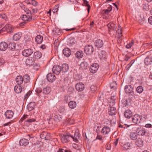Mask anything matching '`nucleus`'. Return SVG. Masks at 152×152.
<instances>
[{
  "mask_svg": "<svg viewBox=\"0 0 152 152\" xmlns=\"http://www.w3.org/2000/svg\"><path fill=\"white\" fill-rule=\"evenodd\" d=\"M76 134H74V136L71 135L69 133H66L65 134L61 135V140L63 143H67L70 140V139L73 140L74 141L77 142L78 140L77 139V136H75Z\"/></svg>",
  "mask_w": 152,
  "mask_h": 152,
  "instance_id": "obj_1",
  "label": "nucleus"
},
{
  "mask_svg": "<svg viewBox=\"0 0 152 152\" xmlns=\"http://www.w3.org/2000/svg\"><path fill=\"white\" fill-rule=\"evenodd\" d=\"M142 117L138 114H135L133 116L132 121L133 122L136 124L141 125L142 121Z\"/></svg>",
  "mask_w": 152,
  "mask_h": 152,
  "instance_id": "obj_2",
  "label": "nucleus"
},
{
  "mask_svg": "<svg viewBox=\"0 0 152 152\" xmlns=\"http://www.w3.org/2000/svg\"><path fill=\"white\" fill-rule=\"evenodd\" d=\"M136 132L139 135L145 136H149L150 134L147 130L144 128L140 127L137 128Z\"/></svg>",
  "mask_w": 152,
  "mask_h": 152,
  "instance_id": "obj_3",
  "label": "nucleus"
},
{
  "mask_svg": "<svg viewBox=\"0 0 152 152\" xmlns=\"http://www.w3.org/2000/svg\"><path fill=\"white\" fill-rule=\"evenodd\" d=\"M94 51V49L92 45H87L85 46L84 52L87 55H89L91 54Z\"/></svg>",
  "mask_w": 152,
  "mask_h": 152,
  "instance_id": "obj_4",
  "label": "nucleus"
},
{
  "mask_svg": "<svg viewBox=\"0 0 152 152\" xmlns=\"http://www.w3.org/2000/svg\"><path fill=\"white\" fill-rule=\"evenodd\" d=\"M33 50L31 48L25 49L22 52V55L25 57H28L31 56L33 53Z\"/></svg>",
  "mask_w": 152,
  "mask_h": 152,
  "instance_id": "obj_5",
  "label": "nucleus"
},
{
  "mask_svg": "<svg viewBox=\"0 0 152 152\" xmlns=\"http://www.w3.org/2000/svg\"><path fill=\"white\" fill-rule=\"evenodd\" d=\"M26 86L25 83L23 86H20L19 85H17L14 87V91L16 93H20L22 91V89L23 88L25 89Z\"/></svg>",
  "mask_w": 152,
  "mask_h": 152,
  "instance_id": "obj_6",
  "label": "nucleus"
},
{
  "mask_svg": "<svg viewBox=\"0 0 152 152\" xmlns=\"http://www.w3.org/2000/svg\"><path fill=\"white\" fill-rule=\"evenodd\" d=\"M53 73L56 75H59L61 71V66L58 65H54L52 69Z\"/></svg>",
  "mask_w": 152,
  "mask_h": 152,
  "instance_id": "obj_7",
  "label": "nucleus"
},
{
  "mask_svg": "<svg viewBox=\"0 0 152 152\" xmlns=\"http://www.w3.org/2000/svg\"><path fill=\"white\" fill-rule=\"evenodd\" d=\"M99 65L96 63H94L92 64L89 69L90 71L93 73H96L99 68Z\"/></svg>",
  "mask_w": 152,
  "mask_h": 152,
  "instance_id": "obj_8",
  "label": "nucleus"
},
{
  "mask_svg": "<svg viewBox=\"0 0 152 152\" xmlns=\"http://www.w3.org/2000/svg\"><path fill=\"white\" fill-rule=\"evenodd\" d=\"M14 28L10 24H6L2 28V30L3 31H6L7 32L11 33L14 30Z\"/></svg>",
  "mask_w": 152,
  "mask_h": 152,
  "instance_id": "obj_9",
  "label": "nucleus"
},
{
  "mask_svg": "<svg viewBox=\"0 0 152 152\" xmlns=\"http://www.w3.org/2000/svg\"><path fill=\"white\" fill-rule=\"evenodd\" d=\"M14 113L13 111L10 110H7L4 113V115L7 118L11 119L13 117Z\"/></svg>",
  "mask_w": 152,
  "mask_h": 152,
  "instance_id": "obj_10",
  "label": "nucleus"
},
{
  "mask_svg": "<svg viewBox=\"0 0 152 152\" xmlns=\"http://www.w3.org/2000/svg\"><path fill=\"white\" fill-rule=\"evenodd\" d=\"M94 45L97 48H100L103 46V42L100 39H98L96 40L94 42Z\"/></svg>",
  "mask_w": 152,
  "mask_h": 152,
  "instance_id": "obj_11",
  "label": "nucleus"
},
{
  "mask_svg": "<svg viewBox=\"0 0 152 152\" xmlns=\"http://www.w3.org/2000/svg\"><path fill=\"white\" fill-rule=\"evenodd\" d=\"M133 87L131 85H126L125 86L124 90L126 93H129L131 94V93H133Z\"/></svg>",
  "mask_w": 152,
  "mask_h": 152,
  "instance_id": "obj_12",
  "label": "nucleus"
},
{
  "mask_svg": "<svg viewBox=\"0 0 152 152\" xmlns=\"http://www.w3.org/2000/svg\"><path fill=\"white\" fill-rule=\"evenodd\" d=\"M75 88L78 91H81L84 89V85L82 83L76 84L75 85Z\"/></svg>",
  "mask_w": 152,
  "mask_h": 152,
  "instance_id": "obj_13",
  "label": "nucleus"
},
{
  "mask_svg": "<svg viewBox=\"0 0 152 152\" xmlns=\"http://www.w3.org/2000/svg\"><path fill=\"white\" fill-rule=\"evenodd\" d=\"M56 77L55 75L51 73H48L47 75V80L50 82H52L55 80Z\"/></svg>",
  "mask_w": 152,
  "mask_h": 152,
  "instance_id": "obj_14",
  "label": "nucleus"
},
{
  "mask_svg": "<svg viewBox=\"0 0 152 152\" xmlns=\"http://www.w3.org/2000/svg\"><path fill=\"white\" fill-rule=\"evenodd\" d=\"M144 63L146 66L151 65L152 64V57L151 56H147L144 59Z\"/></svg>",
  "mask_w": 152,
  "mask_h": 152,
  "instance_id": "obj_15",
  "label": "nucleus"
},
{
  "mask_svg": "<svg viewBox=\"0 0 152 152\" xmlns=\"http://www.w3.org/2000/svg\"><path fill=\"white\" fill-rule=\"evenodd\" d=\"M8 47V45L5 42H2L0 43V50L2 51H5Z\"/></svg>",
  "mask_w": 152,
  "mask_h": 152,
  "instance_id": "obj_16",
  "label": "nucleus"
},
{
  "mask_svg": "<svg viewBox=\"0 0 152 152\" xmlns=\"http://www.w3.org/2000/svg\"><path fill=\"white\" fill-rule=\"evenodd\" d=\"M21 18L22 20L24 21H31L34 19V18L32 17H30L29 16L28 17L26 15H23L21 17Z\"/></svg>",
  "mask_w": 152,
  "mask_h": 152,
  "instance_id": "obj_17",
  "label": "nucleus"
},
{
  "mask_svg": "<svg viewBox=\"0 0 152 152\" xmlns=\"http://www.w3.org/2000/svg\"><path fill=\"white\" fill-rule=\"evenodd\" d=\"M135 144L138 147H142L143 145V141L140 138H138L136 140Z\"/></svg>",
  "mask_w": 152,
  "mask_h": 152,
  "instance_id": "obj_18",
  "label": "nucleus"
},
{
  "mask_svg": "<svg viewBox=\"0 0 152 152\" xmlns=\"http://www.w3.org/2000/svg\"><path fill=\"white\" fill-rule=\"evenodd\" d=\"M63 52L64 55L67 57H69L71 54V51L68 48H64Z\"/></svg>",
  "mask_w": 152,
  "mask_h": 152,
  "instance_id": "obj_19",
  "label": "nucleus"
},
{
  "mask_svg": "<svg viewBox=\"0 0 152 152\" xmlns=\"http://www.w3.org/2000/svg\"><path fill=\"white\" fill-rule=\"evenodd\" d=\"M29 141L27 139L25 138L22 139L19 141V144L20 145L26 146L29 144Z\"/></svg>",
  "mask_w": 152,
  "mask_h": 152,
  "instance_id": "obj_20",
  "label": "nucleus"
},
{
  "mask_svg": "<svg viewBox=\"0 0 152 152\" xmlns=\"http://www.w3.org/2000/svg\"><path fill=\"white\" fill-rule=\"evenodd\" d=\"M26 63L28 65H33L34 63V59L32 57H29L26 60Z\"/></svg>",
  "mask_w": 152,
  "mask_h": 152,
  "instance_id": "obj_21",
  "label": "nucleus"
},
{
  "mask_svg": "<svg viewBox=\"0 0 152 152\" xmlns=\"http://www.w3.org/2000/svg\"><path fill=\"white\" fill-rule=\"evenodd\" d=\"M132 115V112L129 110H126L124 113V116L126 118H129L131 117Z\"/></svg>",
  "mask_w": 152,
  "mask_h": 152,
  "instance_id": "obj_22",
  "label": "nucleus"
},
{
  "mask_svg": "<svg viewBox=\"0 0 152 152\" xmlns=\"http://www.w3.org/2000/svg\"><path fill=\"white\" fill-rule=\"evenodd\" d=\"M15 81L18 85L21 84L23 82L22 76L21 75L18 76L15 79Z\"/></svg>",
  "mask_w": 152,
  "mask_h": 152,
  "instance_id": "obj_23",
  "label": "nucleus"
},
{
  "mask_svg": "<svg viewBox=\"0 0 152 152\" xmlns=\"http://www.w3.org/2000/svg\"><path fill=\"white\" fill-rule=\"evenodd\" d=\"M99 57L102 60H105L106 59V54L104 51H102L99 54Z\"/></svg>",
  "mask_w": 152,
  "mask_h": 152,
  "instance_id": "obj_24",
  "label": "nucleus"
},
{
  "mask_svg": "<svg viewBox=\"0 0 152 152\" xmlns=\"http://www.w3.org/2000/svg\"><path fill=\"white\" fill-rule=\"evenodd\" d=\"M42 56V53L41 52L36 51L34 53V58L37 59H39L41 58Z\"/></svg>",
  "mask_w": 152,
  "mask_h": 152,
  "instance_id": "obj_25",
  "label": "nucleus"
},
{
  "mask_svg": "<svg viewBox=\"0 0 152 152\" xmlns=\"http://www.w3.org/2000/svg\"><path fill=\"white\" fill-rule=\"evenodd\" d=\"M110 128L107 126H105L102 129L101 132L104 134H108L110 131Z\"/></svg>",
  "mask_w": 152,
  "mask_h": 152,
  "instance_id": "obj_26",
  "label": "nucleus"
},
{
  "mask_svg": "<svg viewBox=\"0 0 152 152\" xmlns=\"http://www.w3.org/2000/svg\"><path fill=\"white\" fill-rule=\"evenodd\" d=\"M35 106V103L34 102H32L28 104L27 105V108L29 111H31L34 109Z\"/></svg>",
  "mask_w": 152,
  "mask_h": 152,
  "instance_id": "obj_27",
  "label": "nucleus"
},
{
  "mask_svg": "<svg viewBox=\"0 0 152 152\" xmlns=\"http://www.w3.org/2000/svg\"><path fill=\"white\" fill-rule=\"evenodd\" d=\"M21 33H18L15 34L13 36V39L15 41L19 40L21 37Z\"/></svg>",
  "mask_w": 152,
  "mask_h": 152,
  "instance_id": "obj_28",
  "label": "nucleus"
},
{
  "mask_svg": "<svg viewBox=\"0 0 152 152\" xmlns=\"http://www.w3.org/2000/svg\"><path fill=\"white\" fill-rule=\"evenodd\" d=\"M137 135L136 132H132L130 134V137L133 140H136L137 139Z\"/></svg>",
  "mask_w": 152,
  "mask_h": 152,
  "instance_id": "obj_29",
  "label": "nucleus"
},
{
  "mask_svg": "<svg viewBox=\"0 0 152 152\" xmlns=\"http://www.w3.org/2000/svg\"><path fill=\"white\" fill-rule=\"evenodd\" d=\"M43 37L40 35H38L35 38L36 41L38 44L41 43L43 41Z\"/></svg>",
  "mask_w": 152,
  "mask_h": 152,
  "instance_id": "obj_30",
  "label": "nucleus"
},
{
  "mask_svg": "<svg viewBox=\"0 0 152 152\" xmlns=\"http://www.w3.org/2000/svg\"><path fill=\"white\" fill-rule=\"evenodd\" d=\"M69 69V66L67 64H64L62 65L61 70L64 72H67Z\"/></svg>",
  "mask_w": 152,
  "mask_h": 152,
  "instance_id": "obj_31",
  "label": "nucleus"
},
{
  "mask_svg": "<svg viewBox=\"0 0 152 152\" xmlns=\"http://www.w3.org/2000/svg\"><path fill=\"white\" fill-rule=\"evenodd\" d=\"M112 7L111 5L109 6L107 9L104 10L103 12H104L103 15H108L109 14V12L112 10Z\"/></svg>",
  "mask_w": 152,
  "mask_h": 152,
  "instance_id": "obj_32",
  "label": "nucleus"
},
{
  "mask_svg": "<svg viewBox=\"0 0 152 152\" xmlns=\"http://www.w3.org/2000/svg\"><path fill=\"white\" fill-rule=\"evenodd\" d=\"M87 66L88 64L86 62H82L80 64V69L81 70L86 69Z\"/></svg>",
  "mask_w": 152,
  "mask_h": 152,
  "instance_id": "obj_33",
  "label": "nucleus"
},
{
  "mask_svg": "<svg viewBox=\"0 0 152 152\" xmlns=\"http://www.w3.org/2000/svg\"><path fill=\"white\" fill-rule=\"evenodd\" d=\"M69 107L71 109H74L76 107V103L74 101H70L68 104Z\"/></svg>",
  "mask_w": 152,
  "mask_h": 152,
  "instance_id": "obj_34",
  "label": "nucleus"
},
{
  "mask_svg": "<svg viewBox=\"0 0 152 152\" xmlns=\"http://www.w3.org/2000/svg\"><path fill=\"white\" fill-rule=\"evenodd\" d=\"M83 55V53L81 50L78 51L76 53L75 56L78 58H82Z\"/></svg>",
  "mask_w": 152,
  "mask_h": 152,
  "instance_id": "obj_35",
  "label": "nucleus"
},
{
  "mask_svg": "<svg viewBox=\"0 0 152 152\" xmlns=\"http://www.w3.org/2000/svg\"><path fill=\"white\" fill-rule=\"evenodd\" d=\"M25 1L28 4H31L34 6H36L37 4V2L34 0H25Z\"/></svg>",
  "mask_w": 152,
  "mask_h": 152,
  "instance_id": "obj_36",
  "label": "nucleus"
},
{
  "mask_svg": "<svg viewBox=\"0 0 152 152\" xmlns=\"http://www.w3.org/2000/svg\"><path fill=\"white\" fill-rule=\"evenodd\" d=\"M23 77V82L25 83H27L29 82L30 80V77L28 75H25Z\"/></svg>",
  "mask_w": 152,
  "mask_h": 152,
  "instance_id": "obj_37",
  "label": "nucleus"
},
{
  "mask_svg": "<svg viewBox=\"0 0 152 152\" xmlns=\"http://www.w3.org/2000/svg\"><path fill=\"white\" fill-rule=\"evenodd\" d=\"M33 117V116L30 115L29 118L26 121V122L29 124L35 122L36 121V119Z\"/></svg>",
  "mask_w": 152,
  "mask_h": 152,
  "instance_id": "obj_38",
  "label": "nucleus"
},
{
  "mask_svg": "<svg viewBox=\"0 0 152 152\" xmlns=\"http://www.w3.org/2000/svg\"><path fill=\"white\" fill-rule=\"evenodd\" d=\"M116 32L118 34V38L120 39L121 37L122 36L121 34L122 33L121 27L120 26H118Z\"/></svg>",
  "mask_w": 152,
  "mask_h": 152,
  "instance_id": "obj_39",
  "label": "nucleus"
},
{
  "mask_svg": "<svg viewBox=\"0 0 152 152\" xmlns=\"http://www.w3.org/2000/svg\"><path fill=\"white\" fill-rule=\"evenodd\" d=\"M122 147L124 149L127 150L130 148V144L129 142H126L123 145Z\"/></svg>",
  "mask_w": 152,
  "mask_h": 152,
  "instance_id": "obj_40",
  "label": "nucleus"
},
{
  "mask_svg": "<svg viewBox=\"0 0 152 152\" xmlns=\"http://www.w3.org/2000/svg\"><path fill=\"white\" fill-rule=\"evenodd\" d=\"M50 91V89L49 87H47L44 88L43 89V94H48Z\"/></svg>",
  "mask_w": 152,
  "mask_h": 152,
  "instance_id": "obj_41",
  "label": "nucleus"
},
{
  "mask_svg": "<svg viewBox=\"0 0 152 152\" xmlns=\"http://www.w3.org/2000/svg\"><path fill=\"white\" fill-rule=\"evenodd\" d=\"M136 91L138 93H141L143 91V87L142 86H139L137 88Z\"/></svg>",
  "mask_w": 152,
  "mask_h": 152,
  "instance_id": "obj_42",
  "label": "nucleus"
},
{
  "mask_svg": "<svg viewBox=\"0 0 152 152\" xmlns=\"http://www.w3.org/2000/svg\"><path fill=\"white\" fill-rule=\"evenodd\" d=\"M129 96L132 98V100L138 99L139 97V96L136 95L134 93H131V94L129 95Z\"/></svg>",
  "mask_w": 152,
  "mask_h": 152,
  "instance_id": "obj_43",
  "label": "nucleus"
},
{
  "mask_svg": "<svg viewBox=\"0 0 152 152\" xmlns=\"http://www.w3.org/2000/svg\"><path fill=\"white\" fill-rule=\"evenodd\" d=\"M68 42L70 44H73L75 43L76 41L75 38L73 37H71L68 39Z\"/></svg>",
  "mask_w": 152,
  "mask_h": 152,
  "instance_id": "obj_44",
  "label": "nucleus"
},
{
  "mask_svg": "<svg viewBox=\"0 0 152 152\" xmlns=\"http://www.w3.org/2000/svg\"><path fill=\"white\" fill-rule=\"evenodd\" d=\"M8 46L10 50H13L15 49V45L14 43H10Z\"/></svg>",
  "mask_w": 152,
  "mask_h": 152,
  "instance_id": "obj_45",
  "label": "nucleus"
},
{
  "mask_svg": "<svg viewBox=\"0 0 152 152\" xmlns=\"http://www.w3.org/2000/svg\"><path fill=\"white\" fill-rule=\"evenodd\" d=\"M84 4H85V6L88 7L87 10L88 12L89 13L90 11V10L91 8L90 5L88 4V1L86 0H83Z\"/></svg>",
  "mask_w": 152,
  "mask_h": 152,
  "instance_id": "obj_46",
  "label": "nucleus"
},
{
  "mask_svg": "<svg viewBox=\"0 0 152 152\" xmlns=\"http://www.w3.org/2000/svg\"><path fill=\"white\" fill-rule=\"evenodd\" d=\"M43 134L41 135V138L44 139L45 140H49V138H48V135H47L46 134V133H43Z\"/></svg>",
  "mask_w": 152,
  "mask_h": 152,
  "instance_id": "obj_47",
  "label": "nucleus"
},
{
  "mask_svg": "<svg viewBox=\"0 0 152 152\" xmlns=\"http://www.w3.org/2000/svg\"><path fill=\"white\" fill-rule=\"evenodd\" d=\"M109 114L110 115H114V107H110V110L109 112Z\"/></svg>",
  "mask_w": 152,
  "mask_h": 152,
  "instance_id": "obj_48",
  "label": "nucleus"
},
{
  "mask_svg": "<svg viewBox=\"0 0 152 152\" xmlns=\"http://www.w3.org/2000/svg\"><path fill=\"white\" fill-rule=\"evenodd\" d=\"M54 34L56 35H59L60 33V31L59 29L58 28H56L54 31Z\"/></svg>",
  "mask_w": 152,
  "mask_h": 152,
  "instance_id": "obj_49",
  "label": "nucleus"
},
{
  "mask_svg": "<svg viewBox=\"0 0 152 152\" xmlns=\"http://www.w3.org/2000/svg\"><path fill=\"white\" fill-rule=\"evenodd\" d=\"M134 61H135L134 60H132L131 62L126 65V68H127L128 69L129 68L132 66Z\"/></svg>",
  "mask_w": 152,
  "mask_h": 152,
  "instance_id": "obj_50",
  "label": "nucleus"
},
{
  "mask_svg": "<svg viewBox=\"0 0 152 152\" xmlns=\"http://www.w3.org/2000/svg\"><path fill=\"white\" fill-rule=\"evenodd\" d=\"M134 42L133 41H132L131 43L126 45V47L127 48H130L132 46Z\"/></svg>",
  "mask_w": 152,
  "mask_h": 152,
  "instance_id": "obj_51",
  "label": "nucleus"
},
{
  "mask_svg": "<svg viewBox=\"0 0 152 152\" xmlns=\"http://www.w3.org/2000/svg\"><path fill=\"white\" fill-rule=\"evenodd\" d=\"M65 110L64 107L62 106L59 107L58 111L60 113H63L65 111Z\"/></svg>",
  "mask_w": 152,
  "mask_h": 152,
  "instance_id": "obj_52",
  "label": "nucleus"
},
{
  "mask_svg": "<svg viewBox=\"0 0 152 152\" xmlns=\"http://www.w3.org/2000/svg\"><path fill=\"white\" fill-rule=\"evenodd\" d=\"M132 125H128L126 124H125L124 125H122L120 124V125H119L118 127H120L125 128H127L128 127H129L130 126H131Z\"/></svg>",
  "mask_w": 152,
  "mask_h": 152,
  "instance_id": "obj_53",
  "label": "nucleus"
},
{
  "mask_svg": "<svg viewBox=\"0 0 152 152\" xmlns=\"http://www.w3.org/2000/svg\"><path fill=\"white\" fill-rule=\"evenodd\" d=\"M29 116L30 115H23V117L22 118H21V119H22L23 120H24L26 119H28V118H29Z\"/></svg>",
  "mask_w": 152,
  "mask_h": 152,
  "instance_id": "obj_54",
  "label": "nucleus"
},
{
  "mask_svg": "<svg viewBox=\"0 0 152 152\" xmlns=\"http://www.w3.org/2000/svg\"><path fill=\"white\" fill-rule=\"evenodd\" d=\"M119 6V5L118 2H115V8L117 10H118Z\"/></svg>",
  "mask_w": 152,
  "mask_h": 152,
  "instance_id": "obj_55",
  "label": "nucleus"
},
{
  "mask_svg": "<svg viewBox=\"0 0 152 152\" xmlns=\"http://www.w3.org/2000/svg\"><path fill=\"white\" fill-rule=\"evenodd\" d=\"M58 5L56 6L54 9L53 10V12L55 13L57 12L58 10Z\"/></svg>",
  "mask_w": 152,
  "mask_h": 152,
  "instance_id": "obj_56",
  "label": "nucleus"
},
{
  "mask_svg": "<svg viewBox=\"0 0 152 152\" xmlns=\"http://www.w3.org/2000/svg\"><path fill=\"white\" fill-rule=\"evenodd\" d=\"M148 22L150 24L152 25V16H150L149 18Z\"/></svg>",
  "mask_w": 152,
  "mask_h": 152,
  "instance_id": "obj_57",
  "label": "nucleus"
},
{
  "mask_svg": "<svg viewBox=\"0 0 152 152\" xmlns=\"http://www.w3.org/2000/svg\"><path fill=\"white\" fill-rule=\"evenodd\" d=\"M96 139H98L100 140H102V136L99 134H98L97 136L96 137Z\"/></svg>",
  "mask_w": 152,
  "mask_h": 152,
  "instance_id": "obj_58",
  "label": "nucleus"
},
{
  "mask_svg": "<svg viewBox=\"0 0 152 152\" xmlns=\"http://www.w3.org/2000/svg\"><path fill=\"white\" fill-rule=\"evenodd\" d=\"M42 90L39 88H37L36 90V91L37 94H39L41 93L42 92Z\"/></svg>",
  "mask_w": 152,
  "mask_h": 152,
  "instance_id": "obj_59",
  "label": "nucleus"
},
{
  "mask_svg": "<svg viewBox=\"0 0 152 152\" xmlns=\"http://www.w3.org/2000/svg\"><path fill=\"white\" fill-rule=\"evenodd\" d=\"M152 126V125L151 124H148L145 125V127L147 128H151Z\"/></svg>",
  "mask_w": 152,
  "mask_h": 152,
  "instance_id": "obj_60",
  "label": "nucleus"
},
{
  "mask_svg": "<svg viewBox=\"0 0 152 152\" xmlns=\"http://www.w3.org/2000/svg\"><path fill=\"white\" fill-rule=\"evenodd\" d=\"M39 47L42 50H44L46 48V46L45 45H42Z\"/></svg>",
  "mask_w": 152,
  "mask_h": 152,
  "instance_id": "obj_61",
  "label": "nucleus"
},
{
  "mask_svg": "<svg viewBox=\"0 0 152 152\" xmlns=\"http://www.w3.org/2000/svg\"><path fill=\"white\" fill-rule=\"evenodd\" d=\"M27 137L28 138L29 140L30 139L31 140H32L33 137L31 136L29 134H28L27 136Z\"/></svg>",
  "mask_w": 152,
  "mask_h": 152,
  "instance_id": "obj_62",
  "label": "nucleus"
},
{
  "mask_svg": "<svg viewBox=\"0 0 152 152\" xmlns=\"http://www.w3.org/2000/svg\"><path fill=\"white\" fill-rule=\"evenodd\" d=\"M110 144H107L106 145V147L107 149L110 150L111 149V147L110 146Z\"/></svg>",
  "mask_w": 152,
  "mask_h": 152,
  "instance_id": "obj_63",
  "label": "nucleus"
},
{
  "mask_svg": "<svg viewBox=\"0 0 152 152\" xmlns=\"http://www.w3.org/2000/svg\"><path fill=\"white\" fill-rule=\"evenodd\" d=\"M130 58V57L128 56H126L125 57V60L126 61H127Z\"/></svg>",
  "mask_w": 152,
  "mask_h": 152,
  "instance_id": "obj_64",
  "label": "nucleus"
}]
</instances>
